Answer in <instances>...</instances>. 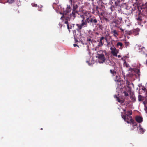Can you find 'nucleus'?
Instances as JSON below:
<instances>
[{
  "label": "nucleus",
  "instance_id": "nucleus-1",
  "mask_svg": "<svg viewBox=\"0 0 147 147\" xmlns=\"http://www.w3.org/2000/svg\"><path fill=\"white\" fill-rule=\"evenodd\" d=\"M124 111H125V115H121L122 117L124 119L125 121L127 122L128 123H130L132 125L134 128H136L137 125V123L136 122H134V121L132 119V117L130 116L132 114L131 111H128L125 112V109H124Z\"/></svg>",
  "mask_w": 147,
  "mask_h": 147
},
{
  "label": "nucleus",
  "instance_id": "nucleus-2",
  "mask_svg": "<svg viewBox=\"0 0 147 147\" xmlns=\"http://www.w3.org/2000/svg\"><path fill=\"white\" fill-rule=\"evenodd\" d=\"M104 52L105 53L104 51L101 50L97 52V55L96 57L99 59L98 62L100 63H102L105 60L103 54Z\"/></svg>",
  "mask_w": 147,
  "mask_h": 147
},
{
  "label": "nucleus",
  "instance_id": "nucleus-3",
  "mask_svg": "<svg viewBox=\"0 0 147 147\" xmlns=\"http://www.w3.org/2000/svg\"><path fill=\"white\" fill-rule=\"evenodd\" d=\"M78 8V5H73V9L72 13L70 14L71 17H73V19L74 20L76 17V14L78 13L76 9Z\"/></svg>",
  "mask_w": 147,
  "mask_h": 147
},
{
  "label": "nucleus",
  "instance_id": "nucleus-4",
  "mask_svg": "<svg viewBox=\"0 0 147 147\" xmlns=\"http://www.w3.org/2000/svg\"><path fill=\"white\" fill-rule=\"evenodd\" d=\"M110 49L111 50V53L115 57H117V54L118 53V51L113 46L111 47Z\"/></svg>",
  "mask_w": 147,
  "mask_h": 147
},
{
  "label": "nucleus",
  "instance_id": "nucleus-5",
  "mask_svg": "<svg viewBox=\"0 0 147 147\" xmlns=\"http://www.w3.org/2000/svg\"><path fill=\"white\" fill-rule=\"evenodd\" d=\"M90 22L92 23V25H96L97 22V20L95 17L91 16L90 19Z\"/></svg>",
  "mask_w": 147,
  "mask_h": 147
},
{
  "label": "nucleus",
  "instance_id": "nucleus-6",
  "mask_svg": "<svg viewBox=\"0 0 147 147\" xmlns=\"http://www.w3.org/2000/svg\"><path fill=\"white\" fill-rule=\"evenodd\" d=\"M71 7H70V5H67V7L66 8V13L64 12L63 13V14H66L68 13H69L70 11H71Z\"/></svg>",
  "mask_w": 147,
  "mask_h": 147
},
{
  "label": "nucleus",
  "instance_id": "nucleus-7",
  "mask_svg": "<svg viewBox=\"0 0 147 147\" xmlns=\"http://www.w3.org/2000/svg\"><path fill=\"white\" fill-rule=\"evenodd\" d=\"M109 3L111 6H113V7H115V6L117 5V3L114 0H111L109 2Z\"/></svg>",
  "mask_w": 147,
  "mask_h": 147
},
{
  "label": "nucleus",
  "instance_id": "nucleus-8",
  "mask_svg": "<svg viewBox=\"0 0 147 147\" xmlns=\"http://www.w3.org/2000/svg\"><path fill=\"white\" fill-rule=\"evenodd\" d=\"M136 120L139 123H141L143 121L142 118L140 116H138L136 117Z\"/></svg>",
  "mask_w": 147,
  "mask_h": 147
},
{
  "label": "nucleus",
  "instance_id": "nucleus-9",
  "mask_svg": "<svg viewBox=\"0 0 147 147\" xmlns=\"http://www.w3.org/2000/svg\"><path fill=\"white\" fill-rule=\"evenodd\" d=\"M104 37H102L100 38V40L98 43V46L99 47H101L103 45V44L102 42V40L104 39Z\"/></svg>",
  "mask_w": 147,
  "mask_h": 147
},
{
  "label": "nucleus",
  "instance_id": "nucleus-10",
  "mask_svg": "<svg viewBox=\"0 0 147 147\" xmlns=\"http://www.w3.org/2000/svg\"><path fill=\"white\" fill-rule=\"evenodd\" d=\"M139 127H137L138 129L139 130V132L141 134H142L144 131V129L141 127L140 124H139Z\"/></svg>",
  "mask_w": 147,
  "mask_h": 147
},
{
  "label": "nucleus",
  "instance_id": "nucleus-11",
  "mask_svg": "<svg viewBox=\"0 0 147 147\" xmlns=\"http://www.w3.org/2000/svg\"><path fill=\"white\" fill-rule=\"evenodd\" d=\"M81 26L82 27H86L87 26V23L86 21H84V19H83L82 20Z\"/></svg>",
  "mask_w": 147,
  "mask_h": 147
},
{
  "label": "nucleus",
  "instance_id": "nucleus-12",
  "mask_svg": "<svg viewBox=\"0 0 147 147\" xmlns=\"http://www.w3.org/2000/svg\"><path fill=\"white\" fill-rule=\"evenodd\" d=\"M139 52H141L142 53H145V49L144 47H142L140 46L139 49Z\"/></svg>",
  "mask_w": 147,
  "mask_h": 147
},
{
  "label": "nucleus",
  "instance_id": "nucleus-13",
  "mask_svg": "<svg viewBox=\"0 0 147 147\" xmlns=\"http://www.w3.org/2000/svg\"><path fill=\"white\" fill-rule=\"evenodd\" d=\"M113 34L114 36L116 38H117V36L118 35V33L117 31L116 30H113L111 31Z\"/></svg>",
  "mask_w": 147,
  "mask_h": 147
},
{
  "label": "nucleus",
  "instance_id": "nucleus-14",
  "mask_svg": "<svg viewBox=\"0 0 147 147\" xmlns=\"http://www.w3.org/2000/svg\"><path fill=\"white\" fill-rule=\"evenodd\" d=\"M140 31V29L137 28L134 30L133 34L134 35H137L139 34V32Z\"/></svg>",
  "mask_w": 147,
  "mask_h": 147
},
{
  "label": "nucleus",
  "instance_id": "nucleus-15",
  "mask_svg": "<svg viewBox=\"0 0 147 147\" xmlns=\"http://www.w3.org/2000/svg\"><path fill=\"white\" fill-rule=\"evenodd\" d=\"M114 97L116 99V100L118 102L120 103H123V100H120L119 98L117 96V95H115L114 96Z\"/></svg>",
  "mask_w": 147,
  "mask_h": 147
},
{
  "label": "nucleus",
  "instance_id": "nucleus-16",
  "mask_svg": "<svg viewBox=\"0 0 147 147\" xmlns=\"http://www.w3.org/2000/svg\"><path fill=\"white\" fill-rule=\"evenodd\" d=\"M118 19L119 21V22H117V21L116 20H115L113 21L112 23H114L116 24H118L119 23H120L121 21L122 20V18L121 17H119L118 18Z\"/></svg>",
  "mask_w": 147,
  "mask_h": 147
},
{
  "label": "nucleus",
  "instance_id": "nucleus-17",
  "mask_svg": "<svg viewBox=\"0 0 147 147\" xmlns=\"http://www.w3.org/2000/svg\"><path fill=\"white\" fill-rule=\"evenodd\" d=\"M125 44V47H127L130 45V43L129 42L127 41L126 40L124 39L123 40Z\"/></svg>",
  "mask_w": 147,
  "mask_h": 147
},
{
  "label": "nucleus",
  "instance_id": "nucleus-18",
  "mask_svg": "<svg viewBox=\"0 0 147 147\" xmlns=\"http://www.w3.org/2000/svg\"><path fill=\"white\" fill-rule=\"evenodd\" d=\"M105 63L107 65H111L112 64V62L109 59H107L106 60Z\"/></svg>",
  "mask_w": 147,
  "mask_h": 147
},
{
  "label": "nucleus",
  "instance_id": "nucleus-19",
  "mask_svg": "<svg viewBox=\"0 0 147 147\" xmlns=\"http://www.w3.org/2000/svg\"><path fill=\"white\" fill-rule=\"evenodd\" d=\"M143 103L144 105V109L146 111V112L147 113V102H144Z\"/></svg>",
  "mask_w": 147,
  "mask_h": 147
},
{
  "label": "nucleus",
  "instance_id": "nucleus-20",
  "mask_svg": "<svg viewBox=\"0 0 147 147\" xmlns=\"http://www.w3.org/2000/svg\"><path fill=\"white\" fill-rule=\"evenodd\" d=\"M115 81L117 82H119L120 81V77L119 76L116 75Z\"/></svg>",
  "mask_w": 147,
  "mask_h": 147
},
{
  "label": "nucleus",
  "instance_id": "nucleus-21",
  "mask_svg": "<svg viewBox=\"0 0 147 147\" xmlns=\"http://www.w3.org/2000/svg\"><path fill=\"white\" fill-rule=\"evenodd\" d=\"M133 70L134 71L135 73L138 74H139L140 73V70L139 69L134 68L133 69Z\"/></svg>",
  "mask_w": 147,
  "mask_h": 147
},
{
  "label": "nucleus",
  "instance_id": "nucleus-22",
  "mask_svg": "<svg viewBox=\"0 0 147 147\" xmlns=\"http://www.w3.org/2000/svg\"><path fill=\"white\" fill-rule=\"evenodd\" d=\"M126 84L127 85H128L127 86L129 88H130L131 86L133 85V84L127 81Z\"/></svg>",
  "mask_w": 147,
  "mask_h": 147
},
{
  "label": "nucleus",
  "instance_id": "nucleus-23",
  "mask_svg": "<svg viewBox=\"0 0 147 147\" xmlns=\"http://www.w3.org/2000/svg\"><path fill=\"white\" fill-rule=\"evenodd\" d=\"M130 98L131 101L132 102H134L136 100V98L133 95L131 96Z\"/></svg>",
  "mask_w": 147,
  "mask_h": 147
},
{
  "label": "nucleus",
  "instance_id": "nucleus-24",
  "mask_svg": "<svg viewBox=\"0 0 147 147\" xmlns=\"http://www.w3.org/2000/svg\"><path fill=\"white\" fill-rule=\"evenodd\" d=\"M142 8L146 9L147 10V2L142 5Z\"/></svg>",
  "mask_w": 147,
  "mask_h": 147
},
{
  "label": "nucleus",
  "instance_id": "nucleus-25",
  "mask_svg": "<svg viewBox=\"0 0 147 147\" xmlns=\"http://www.w3.org/2000/svg\"><path fill=\"white\" fill-rule=\"evenodd\" d=\"M65 23L67 24V28L68 30H69L70 29H71V27H69V24H68V22L67 21H65Z\"/></svg>",
  "mask_w": 147,
  "mask_h": 147
},
{
  "label": "nucleus",
  "instance_id": "nucleus-26",
  "mask_svg": "<svg viewBox=\"0 0 147 147\" xmlns=\"http://www.w3.org/2000/svg\"><path fill=\"white\" fill-rule=\"evenodd\" d=\"M14 0H7V2L9 3H12L14 2Z\"/></svg>",
  "mask_w": 147,
  "mask_h": 147
},
{
  "label": "nucleus",
  "instance_id": "nucleus-27",
  "mask_svg": "<svg viewBox=\"0 0 147 147\" xmlns=\"http://www.w3.org/2000/svg\"><path fill=\"white\" fill-rule=\"evenodd\" d=\"M117 46H119L121 47H122L123 46V44L122 43H121V42H118V43H117Z\"/></svg>",
  "mask_w": 147,
  "mask_h": 147
},
{
  "label": "nucleus",
  "instance_id": "nucleus-28",
  "mask_svg": "<svg viewBox=\"0 0 147 147\" xmlns=\"http://www.w3.org/2000/svg\"><path fill=\"white\" fill-rule=\"evenodd\" d=\"M76 25L78 26V29L80 30L81 29L82 27V26H81V24L80 25L79 24H77Z\"/></svg>",
  "mask_w": 147,
  "mask_h": 147
},
{
  "label": "nucleus",
  "instance_id": "nucleus-29",
  "mask_svg": "<svg viewBox=\"0 0 147 147\" xmlns=\"http://www.w3.org/2000/svg\"><path fill=\"white\" fill-rule=\"evenodd\" d=\"M111 73L113 74V76H115V75H116V73L115 72L113 71L112 70H110Z\"/></svg>",
  "mask_w": 147,
  "mask_h": 147
},
{
  "label": "nucleus",
  "instance_id": "nucleus-30",
  "mask_svg": "<svg viewBox=\"0 0 147 147\" xmlns=\"http://www.w3.org/2000/svg\"><path fill=\"white\" fill-rule=\"evenodd\" d=\"M123 93L124 94V95L126 96H127L128 95V93L126 91L123 92Z\"/></svg>",
  "mask_w": 147,
  "mask_h": 147
},
{
  "label": "nucleus",
  "instance_id": "nucleus-31",
  "mask_svg": "<svg viewBox=\"0 0 147 147\" xmlns=\"http://www.w3.org/2000/svg\"><path fill=\"white\" fill-rule=\"evenodd\" d=\"M87 41L89 42V43L90 42H92V40L90 38H87Z\"/></svg>",
  "mask_w": 147,
  "mask_h": 147
},
{
  "label": "nucleus",
  "instance_id": "nucleus-32",
  "mask_svg": "<svg viewBox=\"0 0 147 147\" xmlns=\"http://www.w3.org/2000/svg\"><path fill=\"white\" fill-rule=\"evenodd\" d=\"M31 5H32V6H33V7H36L37 6V4H35V3H32Z\"/></svg>",
  "mask_w": 147,
  "mask_h": 147
},
{
  "label": "nucleus",
  "instance_id": "nucleus-33",
  "mask_svg": "<svg viewBox=\"0 0 147 147\" xmlns=\"http://www.w3.org/2000/svg\"><path fill=\"white\" fill-rule=\"evenodd\" d=\"M115 7H113V6H111V7H110V9H111V11H113L114 10V8Z\"/></svg>",
  "mask_w": 147,
  "mask_h": 147
},
{
  "label": "nucleus",
  "instance_id": "nucleus-34",
  "mask_svg": "<svg viewBox=\"0 0 147 147\" xmlns=\"http://www.w3.org/2000/svg\"><path fill=\"white\" fill-rule=\"evenodd\" d=\"M142 90L144 91H145L146 90V88L144 86H142Z\"/></svg>",
  "mask_w": 147,
  "mask_h": 147
},
{
  "label": "nucleus",
  "instance_id": "nucleus-35",
  "mask_svg": "<svg viewBox=\"0 0 147 147\" xmlns=\"http://www.w3.org/2000/svg\"><path fill=\"white\" fill-rule=\"evenodd\" d=\"M90 17L89 18V17H88V18H87V19H86V21H87L88 22V23H89L90 22Z\"/></svg>",
  "mask_w": 147,
  "mask_h": 147
},
{
  "label": "nucleus",
  "instance_id": "nucleus-36",
  "mask_svg": "<svg viewBox=\"0 0 147 147\" xmlns=\"http://www.w3.org/2000/svg\"><path fill=\"white\" fill-rule=\"evenodd\" d=\"M78 0H70L71 3H72L73 2L74 3L75 2L77 1Z\"/></svg>",
  "mask_w": 147,
  "mask_h": 147
},
{
  "label": "nucleus",
  "instance_id": "nucleus-37",
  "mask_svg": "<svg viewBox=\"0 0 147 147\" xmlns=\"http://www.w3.org/2000/svg\"><path fill=\"white\" fill-rule=\"evenodd\" d=\"M81 42L82 43L83 45H87V43H84L83 42V41L82 40L81 41Z\"/></svg>",
  "mask_w": 147,
  "mask_h": 147
},
{
  "label": "nucleus",
  "instance_id": "nucleus-38",
  "mask_svg": "<svg viewBox=\"0 0 147 147\" xmlns=\"http://www.w3.org/2000/svg\"><path fill=\"white\" fill-rule=\"evenodd\" d=\"M74 38H75V40L76 42H78V40H77V39L76 38L75 36H74Z\"/></svg>",
  "mask_w": 147,
  "mask_h": 147
},
{
  "label": "nucleus",
  "instance_id": "nucleus-39",
  "mask_svg": "<svg viewBox=\"0 0 147 147\" xmlns=\"http://www.w3.org/2000/svg\"><path fill=\"white\" fill-rule=\"evenodd\" d=\"M73 45L74 47H76L77 46L79 47V46L76 44H74Z\"/></svg>",
  "mask_w": 147,
  "mask_h": 147
},
{
  "label": "nucleus",
  "instance_id": "nucleus-40",
  "mask_svg": "<svg viewBox=\"0 0 147 147\" xmlns=\"http://www.w3.org/2000/svg\"><path fill=\"white\" fill-rule=\"evenodd\" d=\"M140 97H141L140 96H139V97L138 99L139 101H141L142 100L140 98Z\"/></svg>",
  "mask_w": 147,
  "mask_h": 147
},
{
  "label": "nucleus",
  "instance_id": "nucleus-41",
  "mask_svg": "<svg viewBox=\"0 0 147 147\" xmlns=\"http://www.w3.org/2000/svg\"><path fill=\"white\" fill-rule=\"evenodd\" d=\"M120 30H121V31L123 32L124 31V30L121 28H120Z\"/></svg>",
  "mask_w": 147,
  "mask_h": 147
},
{
  "label": "nucleus",
  "instance_id": "nucleus-42",
  "mask_svg": "<svg viewBox=\"0 0 147 147\" xmlns=\"http://www.w3.org/2000/svg\"><path fill=\"white\" fill-rule=\"evenodd\" d=\"M117 56H118V57L119 58H120V57H121V55H119L118 56L117 55Z\"/></svg>",
  "mask_w": 147,
  "mask_h": 147
},
{
  "label": "nucleus",
  "instance_id": "nucleus-43",
  "mask_svg": "<svg viewBox=\"0 0 147 147\" xmlns=\"http://www.w3.org/2000/svg\"><path fill=\"white\" fill-rule=\"evenodd\" d=\"M126 63V61H125V60H124V64H125Z\"/></svg>",
  "mask_w": 147,
  "mask_h": 147
},
{
  "label": "nucleus",
  "instance_id": "nucleus-44",
  "mask_svg": "<svg viewBox=\"0 0 147 147\" xmlns=\"http://www.w3.org/2000/svg\"><path fill=\"white\" fill-rule=\"evenodd\" d=\"M88 65H90V63H88Z\"/></svg>",
  "mask_w": 147,
  "mask_h": 147
},
{
  "label": "nucleus",
  "instance_id": "nucleus-45",
  "mask_svg": "<svg viewBox=\"0 0 147 147\" xmlns=\"http://www.w3.org/2000/svg\"><path fill=\"white\" fill-rule=\"evenodd\" d=\"M63 16H62L61 17V19L63 17Z\"/></svg>",
  "mask_w": 147,
  "mask_h": 147
},
{
  "label": "nucleus",
  "instance_id": "nucleus-46",
  "mask_svg": "<svg viewBox=\"0 0 147 147\" xmlns=\"http://www.w3.org/2000/svg\"><path fill=\"white\" fill-rule=\"evenodd\" d=\"M138 19H139V20H140V18H138Z\"/></svg>",
  "mask_w": 147,
  "mask_h": 147
},
{
  "label": "nucleus",
  "instance_id": "nucleus-47",
  "mask_svg": "<svg viewBox=\"0 0 147 147\" xmlns=\"http://www.w3.org/2000/svg\"><path fill=\"white\" fill-rule=\"evenodd\" d=\"M60 14H62V13H61V12H60Z\"/></svg>",
  "mask_w": 147,
  "mask_h": 147
},
{
  "label": "nucleus",
  "instance_id": "nucleus-48",
  "mask_svg": "<svg viewBox=\"0 0 147 147\" xmlns=\"http://www.w3.org/2000/svg\"><path fill=\"white\" fill-rule=\"evenodd\" d=\"M86 62H87V63H88V61H86Z\"/></svg>",
  "mask_w": 147,
  "mask_h": 147
},
{
  "label": "nucleus",
  "instance_id": "nucleus-49",
  "mask_svg": "<svg viewBox=\"0 0 147 147\" xmlns=\"http://www.w3.org/2000/svg\"><path fill=\"white\" fill-rule=\"evenodd\" d=\"M41 130H42V128H41Z\"/></svg>",
  "mask_w": 147,
  "mask_h": 147
},
{
  "label": "nucleus",
  "instance_id": "nucleus-50",
  "mask_svg": "<svg viewBox=\"0 0 147 147\" xmlns=\"http://www.w3.org/2000/svg\"><path fill=\"white\" fill-rule=\"evenodd\" d=\"M145 96V97L147 96H146V95Z\"/></svg>",
  "mask_w": 147,
  "mask_h": 147
},
{
  "label": "nucleus",
  "instance_id": "nucleus-51",
  "mask_svg": "<svg viewBox=\"0 0 147 147\" xmlns=\"http://www.w3.org/2000/svg\"><path fill=\"white\" fill-rule=\"evenodd\" d=\"M115 26H116V25H115Z\"/></svg>",
  "mask_w": 147,
  "mask_h": 147
},
{
  "label": "nucleus",
  "instance_id": "nucleus-52",
  "mask_svg": "<svg viewBox=\"0 0 147 147\" xmlns=\"http://www.w3.org/2000/svg\"><path fill=\"white\" fill-rule=\"evenodd\" d=\"M146 56H147V54L146 55Z\"/></svg>",
  "mask_w": 147,
  "mask_h": 147
}]
</instances>
